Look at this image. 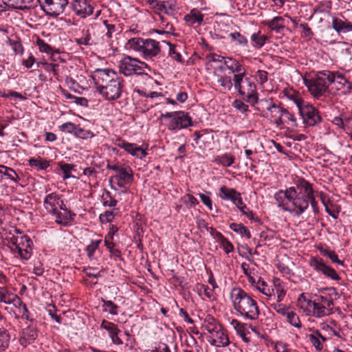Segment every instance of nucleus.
I'll return each mask as SVG.
<instances>
[{"mask_svg":"<svg viewBox=\"0 0 352 352\" xmlns=\"http://www.w3.org/2000/svg\"><path fill=\"white\" fill-rule=\"evenodd\" d=\"M286 316H287V321L292 326L297 327V328L301 327V324H300L299 318L295 312L290 310Z\"/></svg>","mask_w":352,"mask_h":352,"instance_id":"obj_50","label":"nucleus"},{"mask_svg":"<svg viewBox=\"0 0 352 352\" xmlns=\"http://www.w3.org/2000/svg\"><path fill=\"white\" fill-rule=\"evenodd\" d=\"M274 197L278 208L296 216L302 214L309 204L314 213L319 212L312 185L305 179H298L296 187L278 190Z\"/></svg>","mask_w":352,"mask_h":352,"instance_id":"obj_1","label":"nucleus"},{"mask_svg":"<svg viewBox=\"0 0 352 352\" xmlns=\"http://www.w3.org/2000/svg\"><path fill=\"white\" fill-rule=\"evenodd\" d=\"M2 2L7 6L8 10L17 9L25 10L28 8V7L25 5L26 0H2Z\"/></svg>","mask_w":352,"mask_h":352,"instance_id":"obj_32","label":"nucleus"},{"mask_svg":"<svg viewBox=\"0 0 352 352\" xmlns=\"http://www.w3.org/2000/svg\"><path fill=\"white\" fill-rule=\"evenodd\" d=\"M0 302L5 304L21 305V299L16 294L9 292L2 286L0 287Z\"/></svg>","mask_w":352,"mask_h":352,"instance_id":"obj_21","label":"nucleus"},{"mask_svg":"<svg viewBox=\"0 0 352 352\" xmlns=\"http://www.w3.org/2000/svg\"><path fill=\"white\" fill-rule=\"evenodd\" d=\"M298 303L300 305L301 308L308 309L309 307H313L314 300L312 301L310 299L306 298L305 294H301L298 299Z\"/></svg>","mask_w":352,"mask_h":352,"instance_id":"obj_53","label":"nucleus"},{"mask_svg":"<svg viewBox=\"0 0 352 352\" xmlns=\"http://www.w3.org/2000/svg\"><path fill=\"white\" fill-rule=\"evenodd\" d=\"M77 126L76 124L71 122H67L65 123H63L62 125L60 126V131L63 132H67L69 133H74L75 134V132L76 131Z\"/></svg>","mask_w":352,"mask_h":352,"instance_id":"obj_56","label":"nucleus"},{"mask_svg":"<svg viewBox=\"0 0 352 352\" xmlns=\"http://www.w3.org/2000/svg\"><path fill=\"white\" fill-rule=\"evenodd\" d=\"M10 335L7 329L0 328V352L6 351L10 344Z\"/></svg>","mask_w":352,"mask_h":352,"instance_id":"obj_37","label":"nucleus"},{"mask_svg":"<svg viewBox=\"0 0 352 352\" xmlns=\"http://www.w3.org/2000/svg\"><path fill=\"white\" fill-rule=\"evenodd\" d=\"M72 8L78 16L83 19L91 15L94 11V7L87 0H74Z\"/></svg>","mask_w":352,"mask_h":352,"instance_id":"obj_13","label":"nucleus"},{"mask_svg":"<svg viewBox=\"0 0 352 352\" xmlns=\"http://www.w3.org/2000/svg\"><path fill=\"white\" fill-rule=\"evenodd\" d=\"M42 10L47 14L56 17L62 14L68 5V0H37Z\"/></svg>","mask_w":352,"mask_h":352,"instance_id":"obj_7","label":"nucleus"},{"mask_svg":"<svg viewBox=\"0 0 352 352\" xmlns=\"http://www.w3.org/2000/svg\"><path fill=\"white\" fill-rule=\"evenodd\" d=\"M58 166L63 173V177L64 179L73 177V176L70 174V172L74 169L75 165L73 164H67L63 162H60L58 163Z\"/></svg>","mask_w":352,"mask_h":352,"instance_id":"obj_44","label":"nucleus"},{"mask_svg":"<svg viewBox=\"0 0 352 352\" xmlns=\"http://www.w3.org/2000/svg\"><path fill=\"white\" fill-rule=\"evenodd\" d=\"M32 244L31 239L27 235L12 236L8 239L7 246L15 256L28 260L32 254Z\"/></svg>","mask_w":352,"mask_h":352,"instance_id":"obj_4","label":"nucleus"},{"mask_svg":"<svg viewBox=\"0 0 352 352\" xmlns=\"http://www.w3.org/2000/svg\"><path fill=\"white\" fill-rule=\"evenodd\" d=\"M145 43V39H143L142 38H132L129 39L127 42V45L129 48L138 51V52H142L143 46Z\"/></svg>","mask_w":352,"mask_h":352,"instance_id":"obj_40","label":"nucleus"},{"mask_svg":"<svg viewBox=\"0 0 352 352\" xmlns=\"http://www.w3.org/2000/svg\"><path fill=\"white\" fill-rule=\"evenodd\" d=\"M100 327L107 331L114 344L121 345L123 344L120 334L121 331L116 324L104 320L101 323Z\"/></svg>","mask_w":352,"mask_h":352,"instance_id":"obj_14","label":"nucleus"},{"mask_svg":"<svg viewBox=\"0 0 352 352\" xmlns=\"http://www.w3.org/2000/svg\"><path fill=\"white\" fill-rule=\"evenodd\" d=\"M251 39L259 47H262L265 43L267 37L265 35L260 36L258 33L253 34L251 36Z\"/></svg>","mask_w":352,"mask_h":352,"instance_id":"obj_58","label":"nucleus"},{"mask_svg":"<svg viewBox=\"0 0 352 352\" xmlns=\"http://www.w3.org/2000/svg\"><path fill=\"white\" fill-rule=\"evenodd\" d=\"M329 83L333 84L341 94L347 95L352 91L351 83L339 72H330Z\"/></svg>","mask_w":352,"mask_h":352,"instance_id":"obj_10","label":"nucleus"},{"mask_svg":"<svg viewBox=\"0 0 352 352\" xmlns=\"http://www.w3.org/2000/svg\"><path fill=\"white\" fill-rule=\"evenodd\" d=\"M239 210L250 219H254V213L252 210L247 208V206L242 201L241 205H236Z\"/></svg>","mask_w":352,"mask_h":352,"instance_id":"obj_60","label":"nucleus"},{"mask_svg":"<svg viewBox=\"0 0 352 352\" xmlns=\"http://www.w3.org/2000/svg\"><path fill=\"white\" fill-rule=\"evenodd\" d=\"M38 66L40 65H42L43 67L46 70L47 72H51L54 74V75L58 74V65L54 64V63H38Z\"/></svg>","mask_w":352,"mask_h":352,"instance_id":"obj_57","label":"nucleus"},{"mask_svg":"<svg viewBox=\"0 0 352 352\" xmlns=\"http://www.w3.org/2000/svg\"><path fill=\"white\" fill-rule=\"evenodd\" d=\"M97 91L107 100H114L121 96L123 80L110 69H96L91 75Z\"/></svg>","mask_w":352,"mask_h":352,"instance_id":"obj_2","label":"nucleus"},{"mask_svg":"<svg viewBox=\"0 0 352 352\" xmlns=\"http://www.w3.org/2000/svg\"><path fill=\"white\" fill-rule=\"evenodd\" d=\"M245 70H243L240 72H237V74L234 75L233 77V85L234 87V89L238 91H241V87H243L242 83H244L245 80L244 77L245 76Z\"/></svg>","mask_w":352,"mask_h":352,"instance_id":"obj_43","label":"nucleus"},{"mask_svg":"<svg viewBox=\"0 0 352 352\" xmlns=\"http://www.w3.org/2000/svg\"><path fill=\"white\" fill-rule=\"evenodd\" d=\"M169 45V55L175 60L178 62H182V56L179 53L177 52L175 50V45H172L170 43H167Z\"/></svg>","mask_w":352,"mask_h":352,"instance_id":"obj_62","label":"nucleus"},{"mask_svg":"<svg viewBox=\"0 0 352 352\" xmlns=\"http://www.w3.org/2000/svg\"><path fill=\"white\" fill-rule=\"evenodd\" d=\"M74 135L78 138L85 140L94 137V134L92 131L90 130H85L79 126H77Z\"/></svg>","mask_w":352,"mask_h":352,"instance_id":"obj_49","label":"nucleus"},{"mask_svg":"<svg viewBox=\"0 0 352 352\" xmlns=\"http://www.w3.org/2000/svg\"><path fill=\"white\" fill-rule=\"evenodd\" d=\"M234 162V157L230 153H224L214 158V162L226 167L231 166Z\"/></svg>","mask_w":352,"mask_h":352,"instance_id":"obj_33","label":"nucleus"},{"mask_svg":"<svg viewBox=\"0 0 352 352\" xmlns=\"http://www.w3.org/2000/svg\"><path fill=\"white\" fill-rule=\"evenodd\" d=\"M231 324L234 327L237 334L240 336L244 342H250V338L248 336L250 333L246 329L245 324L241 323L236 319H233L231 322Z\"/></svg>","mask_w":352,"mask_h":352,"instance_id":"obj_25","label":"nucleus"},{"mask_svg":"<svg viewBox=\"0 0 352 352\" xmlns=\"http://www.w3.org/2000/svg\"><path fill=\"white\" fill-rule=\"evenodd\" d=\"M50 213L54 214L56 217V223L59 225H63L64 226H67L68 225V218L67 216H64L60 212H58L56 208L53 209L52 210H50Z\"/></svg>","mask_w":352,"mask_h":352,"instance_id":"obj_47","label":"nucleus"},{"mask_svg":"<svg viewBox=\"0 0 352 352\" xmlns=\"http://www.w3.org/2000/svg\"><path fill=\"white\" fill-rule=\"evenodd\" d=\"M304 124L309 126H314L322 121L319 111L313 105L307 102L298 110Z\"/></svg>","mask_w":352,"mask_h":352,"instance_id":"obj_8","label":"nucleus"},{"mask_svg":"<svg viewBox=\"0 0 352 352\" xmlns=\"http://www.w3.org/2000/svg\"><path fill=\"white\" fill-rule=\"evenodd\" d=\"M184 20L189 25L195 23L199 25L203 22L204 15L198 10L192 9L189 14L184 16Z\"/></svg>","mask_w":352,"mask_h":352,"instance_id":"obj_27","label":"nucleus"},{"mask_svg":"<svg viewBox=\"0 0 352 352\" xmlns=\"http://www.w3.org/2000/svg\"><path fill=\"white\" fill-rule=\"evenodd\" d=\"M146 3L149 8L159 15L161 14L173 15L177 10L176 3L174 1L146 0Z\"/></svg>","mask_w":352,"mask_h":352,"instance_id":"obj_9","label":"nucleus"},{"mask_svg":"<svg viewBox=\"0 0 352 352\" xmlns=\"http://www.w3.org/2000/svg\"><path fill=\"white\" fill-rule=\"evenodd\" d=\"M114 219V214L112 211H106L100 215V219L102 223L111 222Z\"/></svg>","mask_w":352,"mask_h":352,"instance_id":"obj_63","label":"nucleus"},{"mask_svg":"<svg viewBox=\"0 0 352 352\" xmlns=\"http://www.w3.org/2000/svg\"><path fill=\"white\" fill-rule=\"evenodd\" d=\"M58 200L59 197L56 193L52 192L47 195L44 199V205L46 209L49 210V211L55 209L56 204H59Z\"/></svg>","mask_w":352,"mask_h":352,"instance_id":"obj_36","label":"nucleus"},{"mask_svg":"<svg viewBox=\"0 0 352 352\" xmlns=\"http://www.w3.org/2000/svg\"><path fill=\"white\" fill-rule=\"evenodd\" d=\"M161 49L159 42L154 39H145L142 53L145 57L152 58L159 54Z\"/></svg>","mask_w":352,"mask_h":352,"instance_id":"obj_17","label":"nucleus"},{"mask_svg":"<svg viewBox=\"0 0 352 352\" xmlns=\"http://www.w3.org/2000/svg\"><path fill=\"white\" fill-rule=\"evenodd\" d=\"M212 335L213 338L210 341V344L212 346H215L217 347H225L228 346L230 343L228 334L222 327L221 328V330H217L212 333Z\"/></svg>","mask_w":352,"mask_h":352,"instance_id":"obj_20","label":"nucleus"},{"mask_svg":"<svg viewBox=\"0 0 352 352\" xmlns=\"http://www.w3.org/2000/svg\"><path fill=\"white\" fill-rule=\"evenodd\" d=\"M217 82L226 91L231 90L233 85L231 78L228 76H219Z\"/></svg>","mask_w":352,"mask_h":352,"instance_id":"obj_46","label":"nucleus"},{"mask_svg":"<svg viewBox=\"0 0 352 352\" xmlns=\"http://www.w3.org/2000/svg\"><path fill=\"white\" fill-rule=\"evenodd\" d=\"M323 255L328 256V258L333 262L343 265V262L340 261L338 255L333 251L324 250Z\"/></svg>","mask_w":352,"mask_h":352,"instance_id":"obj_59","label":"nucleus"},{"mask_svg":"<svg viewBox=\"0 0 352 352\" xmlns=\"http://www.w3.org/2000/svg\"><path fill=\"white\" fill-rule=\"evenodd\" d=\"M330 71L318 72L313 78L305 80V84L315 98L323 96L328 90Z\"/></svg>","mask_w":352,"mask_h":352,"instance_id":"obj_5","label":"nucleus"},{"mask_svg":"<svg viewBox=\"0 0 352 352\" xmlns=\"http://www.w3.org/2000/svg\"><path fill=\"white\" fill-rule=\"evenodd\" d=\"M233 107L242 113H245L248 110V105L239 100H235L234 101Z\"/></svg>","mask_w":352,"mask_h":352,"instance_id":"obj_64","label":"nucleus"},{"mask_svg":"<svg viewBox=\"0 0 352 352\" xmlns=\"http://www.w3.org/2000/svg\"><path fill=\"white\" fill-rule=\"evenodd\" d=\"M29 165L31 167L36 168V170H45L50 166L49 161L38 157L36 158H30L29 160Z\"/></svg>","mask_w":352,"mask_h":352,"instance_id":"obj_35","label":"nucleus"},{"mask_svg":"<svg viewBox=\"0 0 352 352\" xmlns=\"http://www.w3.org/2000/svg\"><path fill=\"white\" fill-rule=\"evenodd\" d=\"M219 197L224 200H230L234 205H241L242 198L241 193L235 189L223 186L219 190Z\"/></svg>","mask_w":352,"mask_h":352,"instance_id":"obj_16","label":"nucleus"},{"mask_svg":"<svg viewBox=\"0 0 352 352\" xmlns=\"http://www.w3.org/2000/svg\"><path fill=\"white\" fill-rule=\"evenodd\" d=\"M193 135L195 137L194 141L195 144L198 146L199 148H204L210 145L214 140V137L211 133L206 131H195Z\"/></svg>","mask_w":352,"mask_h":352,"instance_id":"obj_18","label":"nucleus"},{"mask_svg":"<svg viewBox=\"0 0 352 352\" xmlns=\"http://www.w3.org/2000/svg\"><path fill=\"white\" fill-rule=\"evenodd\" d=\"M316 302L320 305L324 306L328 310L332 311V307L333 305V300L326 296H320L316 300Z\"/></svg>","mask_w":352,"mask_h":352,"instance_id":"obj_51","label":"nucleus"},{"mask_svg":"<svg viewBox=\"0 0 352 352\" xmlns=\"http://www.w3.org/2000/svg\"><path fill=\"white\" fill-rule=\"evenodd\" d=\"M192 125L191 118L187 113L185 114L184 112L179 111L177 113L176 116L172 118L168 126V129L170 131H175Z\"/></svg>","mask_w":352,"mask_h":352,"instance_id":"obj_12","label":"nucleus"},{"mask_svg":"<svg viewBox=\"0 0 352 352\" xmlns=\"http://www.w3.org/2000/svg\"><path fill=\"white\" fill-rule=\"evenodd\" d=\"M204 327L212 334L217 330H221V326L213 316L207 315L204 319Z\"/></svg>","mask_w":352,"mask_h":352,"instance_id":"obj_28","label":"nucleus"},{"mask_svg":"<svg viewBox=\"0 0 352 352\" xmlns=\"http://www.w3.org/2000/svg\"><path fill=\"white\" fill-rule=\"evenodd\" d=\"M144 352H170V349L165 343H160L157 346H155L152 349H148Z\"/></svg>","mask_w":352,"mask_h":352,"instance_id":"obj_61","label":"nucleus"},{"mask_svg":"<svg viewBox=\"0 0 352 352\" xmlns=\"http://www.w3.org/2000/svg\"><path fill=\"white\" fill-rule=\"evenodd\" d=\"M263 24L276 32H279L285 28L284 19L282 16H275L271 20L264 21Z\"/></svg>","mask_w":352,"mask_h":352,"instance_id":"obj_24","label":"nucleus"},{"mask_svg":"<svg viewBox=\"0 0 352 352\" xmlns=\"http://www.w3.org/2000/svg\"><path fill=\"white\" fill-rule=\"evenodd\" d=\"M37 45L41 52L47 53L48 54H52L53 50L52 47L46 43L43 40L38 38Z\"/></svg>","mask_w":352,"mask_h":352,"instance_id":"obj_55","label":"nucleus"},{"mask_svg":"<svg viewBox=\"0 0 352 352\" xmlns=\"http://www.w3.org/2000/svg\"><path fill=\"white\" fill-rule=\"evenodd\" d=\"M267 110L270 111L272 113V117L273 118H278L281 116V114L283 112L284 108L280 107L278 105H276L272 102L266 107Z\"/></svg>","mask_w":352,"mask_h":352,"instance_id":"obj_48","label":"nucleus"},{"mask_svg":"<svg viewBox=\"0 0 352 352\" xmlns=\"http://www.w3.org/2000/svg\"><path fill=\"white\" fill-rule=\"evenodd\" d=\"M313 316L316 318H322L329 316L332 313L331 310H328L324 306L320 305L316 300L313 303Z\"/></svg>","mask_w":352,"mask_h":352,"instance_id":"obj_30","label":"nucleus"},{"mask_svg":"<svg viewBox=\"0 0 352 352\" xmlns=\"http://www.w3.org/2000/svg\"><path fill=\"white\" fill-rule=\"evenodd\" d=\"M37 331L35 328L28 327L23 329L22 336L20 338L21 343L27 344L33 342L37 338Z\"/></svg>","mask_w":352,"mask_h":352,"instance_id":"obj_23","label":"nucleus"},{"mask_svg":"<svg viewBox=\"0 0 352 352\" xmlns=\"http://www.w3.org/2000/svg\"><path fill=\"white\" fill-rule=\"evenodd\" d=\"M224 64L226 65V67L232 73L240 72L245 69L238 60L230 57L224 58Z\"/></svg>","mask_w":352,"mask_h":352,"instance_id":"obj_31","label":"nucleus"},{"mask_svg":"<svg viewBox=\"0 0 352 352\" xmlns=\"http://www.w3.org/2000/svg\"><path fill=\"white\" fill-rule=\"evenodd\" d=\"M331 338L330 336L322 334L320 331H314L312 333L309 335V339L311 344L318 351L322 350L324 343Z\"/></svg>","mask_w":352,"mask_h":352,"instance_id":"obj_19","label":"nucleus"},{"mask_svg":"<svg viewBox=\"0 0 352 352\" xmlns=\"http://www.w3.org/2000/svg\"><path fill=\"white\" fill-rule=\"evenodd\" d=\"M104 306L106 307L105 311H108L111 315H117L118 305L113 303L111 300H102Z\"/></svg>","mask_w":352,"mask_h":352,"instance_id":"obj_54","label":"nucleus"},{"mask_svg":"<svg viewBox=\"0 0 352 352\" xmlns=\"http://www.w3.org/2000/svg\"><path fill=\"white\" fill-rule=\"evenodd\" d=\"M230 228L242 236H244L247 239L251 238V234L250 230L248 229L247 227L243 226L242 223H232L230 224Z\"/></svg>","mask_w":352,"mask_h":352,"instance_id":"obj_38","label":"nucleus"},{"mask_svg":"<svg viewBox=\"0 0 352 352\" xmlns=\"http://www.w3.org/2000/svg\"><path fill=\"white\" fill-rule=\"evenodd\" d=\"M102 242V239H96L91 240L90 243L86 247L85 251L87 252V256L91 261L95 259L94 253L96 250L98 248L100 244Z\"/></svg>","mask_w":352,"mask_h":352,"instance_id":"obj_39","label":"nucleus"},{"mask_svg":"<svg viewBox=\"0 0 352 352\" xmlns=\"http://www.w3.org/2000/svg\"><path fill=\"white\" fill-rule=\"evenodd\" d=\"M284 93L287 98L294 101L298 110L307 102L299 96V94L294 89L285 90Z\"/></svg>","mask_w":352,"mask_h":352,"instance_id":"obj_29","label":"nucleus"},{"mask_svg":"<svg viewBox=\"0 0 352 352\" xmlns=\"http://www.w3.org/2000/svg\"><path fill=\"white\" fill-rule=\"evenodd\" d=\"M234 309L242 316L250 320H256L260 315L257 302L241 288L232 289L230 293Z\"/></svg>","mask_w":352,"mask_h":352,"instance_id":"obj_3","label":"nucleus"},{"mask_svg":"<svg viewBox=\"0 0 352 352\" xmlns=\"http://www.w3.org/2000/svg\"><path fill=\"white\" fill-rule=\"evenodd\" d=\"M118 146L124 149L126 152H129L131 148H134L138 152H140L143 153V148L140 146H137L135 144L129 143L125 142L124 140H118V143H117Z\"/></svg>","mask_w":352,"mask_h":352,"instance_id":"obj_45","label":"nucleus"},{"mask_svg":"<svg viewBox=\"0 0 352 352\" xmlns=\"http://www.w3.org/2000/svg\"><path fill=\"white\" fill-rule=\"evenodd\" d=\"M241 91H239L241 96L252 94L256 92V85L254 82H251L248 78H245V82Z\"/></svg>","mask_w":352,"mask_h":352,"instance_id":"obj_41","label":"nucleus"},{"mask_svg":"<svg viewBox=\"0 0 352 352\" xmlns=\"http://www.w3.org/2000/svg\"><path fill=\"white\" fill-rule=\"evenodd\" d=\"M118 180L125 183H131L133 181V173L129 166H122L118 171V174L114 176Z\"/></svg>","mask_w":352,"mask_h":352,"instance_id":"obj_26","label":"nucleus"},{"mask_svg":"<svg viewBox=\"0 0 352 352\" xmlns=\"http://www.w3.org/2000/svg\"><path fill=\"white\" fill-rule=\"evenodd\" d=\"M275 124L279 126L283 124H287L292 127H296L298 124L294 115L286 109H284L280 117L275 120Z\"/></svg>","mask_w":352,"mask_h":352,"instance_id":"obj_22","label":"nucleus"},{"mask_svg":"<svg viewBox=\"0 0 352 352\" xmlns=\"http://www.w3.org/2000/svg\"><path fill=\"white\" fill-rule=\"evenodd\" d=\"M332 28L338 34L352 32V23L343 15L332 19Z\"/></svg>","mask_w":352,"mask_h":352,"instance_id":"obj_15","label":"nucleus"},{"mask_svg":"<svg viewBox=\"0 0 352 352\" xmlns=\"http://www.w3.org/2000/svg\"><path fill=\"white\" fill-rule=\"evenodd\" d=\"M147 64L129 56H124L118 65L119 72L125 76L146 74Z\"/></svg>","mask_w":352,"mask_h":352,"instance_id":"obj_6","label":"nucleus"},{"mask_svg":"<svg viewBox=\"0 0 352 352\" xmlns=\"http://www.w3.org/2000/svg\"><path fill=\"white\" fill-rule=\"evenodd\" d=\"M217 236L218 237L219 240L220 241V245L223 249L224 252L226 254H229L234 250V246L230 242L228 239L224 237L223 234L220 232H218L217 234Z\"/></svg>","mask_w":352,"mask_h":352,"instance_id":"obj_42","label":"nucleus"},{"mask_svg":"<svg viewBox=\"0 0 352 352\" xmlns=\"http://www.w3.org/2000/svg\"><path fill=\"white\" fill-rule=\"evenodd\" d=\"M229 36L232 41H236L239 45H246L248 43L246 38L239 32H232L230 33Z\"/></svg>","mask_w":352,"mask_h":352,"instance_id":"obj_52","label":"nucleus"},{"mask_svg":"<svg viewBox=\"0 0 352 352\" xmlns=\"http://www.w3.org/2000/svg\"><path fill=\"white\" fill-rule=\"evenodd\" d=\"M310 266L317 272L322 273L327 278L332 280H339L340 276L336 273L334 269L328 266L320 258L313 257L309 261Z\"/></svg>","mask_w":352,"mask_h":352,"instance_id":"obj_11","label":"nucleus"},{"mask_svg":"<svg viewBox=\"0 0 352 352\" xmlns=\"http://www.w3.org/2000/svg\"><path fill=\"white\" fill-rule=\"evenodd\" d=\"M3 176L7 177L8 179H10L15 182H17L19 180H20L19 176L12 168L0 165V177L3 179Z\"/></svg>","mask_w":352,"mask_h":352,"instance_id":"obj_34","label":"nucleus"}]
</instances>
